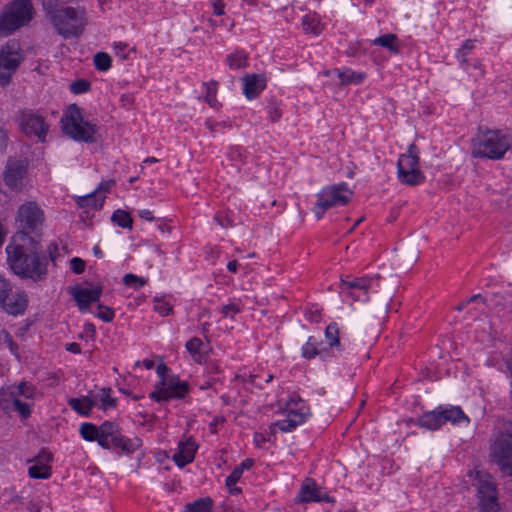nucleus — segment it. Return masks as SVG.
<instances>
[{
  "label": "nucleus",
  "mask_w": 512,
  "mask_h": 512,
  "mask_svg": "<svg viewBox=\"0 0 512 512\" xmlns=\"http://www.w3.org/2000/svg\"><path fill=\"white\" fill-rule=\"evenodd\" d=\"M7 261L12 271L23 279L42 281L47 275V256L38 241L18 242L6 248Z\"/></svg>",
  "instance_id": "obj_1"
},
{
  "label": "nucleus",
  "mask_w": 512,
  "mask_h": 512,
  "mask_svg": "<svg viewBox=\"0 0 512 512\" xmlns=\"http://www.w3.org/2000/svg\"><path fill=\"white\" fill-rule=\"evenodd\" d=\"M511 147V139L500 130L479 129L472 139V155L475 158L500 160Z\"/></svg>",
  "instance_id": "obj_2"
},
{
  "label": "nucleus",
  "mask_w": 512,
  "mask_h": 512,
  "mask_svg": "<svg viewBox=\"0 0 512 512\" xmlns=\"http://www.w3.org/2000/svg\"><path fill=\"white\" fill-rule=\"evenodd\" d=\"M15 222L17 233L16 242L34 243L41 234L44 223V213L34 201H28L22 204L17 211Z\"/></svg>",
  "instance_id": "obj_3"
},
{
  "label": "nucleus",
  "mask_w": 512,
  "mask_h": 512,
  "mask_svg": "<svg viewBox=\"0 0 512 512\" xmlns=\"http://www.w3.org/2000/svg\"><path fill=\"white\" fill-rule=\"evenodd\" d=\"M490 456L502 477H512V421H504L498 427L490 446Z\"/></svg>",
  "instance_id": "obj_4"
},
{
  "label": "nucleus",
  "mask_w": 512,
  "mask_h": 512,
  "mask_svg": "<svg viewBox=\"0 0 512 512\" xmlns=\"http://www.w3.org/2000/svg\"><path fill=\"white\" fill-rule=\"evenodd\" d=\"M50 23L56 32L65 39L78 38L88 23L85 7L66 6L56 15L50 16Z\"/></svg>",
  "instance_id": "obj_5"
},
{
  "label": "nucleus",
  "mask_w": 512,
  "mask_h": 512,
  "mask_svg": "<svg viewBox=\"0 0 512 512\" xmlns=\"http://www.w3.org/2000/svg\"><path fill=\"white\" fill-rule=\"evenodd\" d=\"M33 18L31 0H13L0 14V36H8Z\"/></svg>",
  "instance_id": "obj_6"
},
{
  "label": "nucleus",
  "mask_w": 512,
  "mask_h": 512,
  "mask_svg": "<svg viewBox=\"0 0 512 512\" xmlns=\"http://www.w3.org/2000/svg\"><path fill=\"white\" fill-rule=\"evenodd\" d=\"M64 132L77 141L86 143L95 142L94 135L98 128L95 124L85 121L82 117L81 110L76 104L68 107L67 114L61 119Z\"/></svg>",
  "instance_id": "obj_7"
},
{
  "label": "nucleus",
  "mask_w": 512,
  "mask_h": 512,
  "mask_svg": "<svg viewBox=\"0 0 512 512\" xmlns=\"http://www.w3.org/2000/svg\"><path fill=\"white\" fill-rule=\"evenodd\" d=\"M23 55L19 43L9 41L0 47V85L7 86L23 61Z\"/></svg>",
  "instance_id": "obj_8"
},
{
  "label": "nucleus",
  "mask_w": 512,
  "mask_h": 512,
  "mask_svg": "<svg viewBox=\"0 0 512 512\" xmlns=\"http://www.w3.org/2000/svg\"><path fill=\"white\" fill-rule=\"evenodd\" d=\"M372 287L381 288L382 291H376L377 295L371 303V310L374 313L386 314L389 310V304L394 296V289L390 286L382 284V277L379 274L373 276L361 277V287L359 290L368 294Z\"/></svg>",
  "instance_id": "obj_9"
},
{
  "label": "nucleus",
  "mask_w": 512,
  "mask_h": 512,
  "mask_svg": "<svg viewBox=\"0 0 512 512\" xmlns=\"http://www.w3.org/2000/svg\"><path fill=\"white\" fill-rule=\"evenodd\" d=\"M477 491L481 512H497V493L493 477L483 471H476Z\"/></svg>",
  "instance_id": "obj_10"
},
{
  "label": "nucleus",
  "mask_w": 512,
  "mask_h": 512,
  "mask_svg": "<svg viewBox=\"0 0 512 512\" xmlns=\"http://www.w3.org/2000/svg\"><path fill=\"white\" fill-rule=\"evenodd\" d=\"M18 122L25 135L36 136L41 142L45 141L49 125L43 116L31 110H24L20 112Z\"/></svg>",
  "instance_id": "obj_11"
},
{
  "label": "nucleus",
  "mask_w": 512,
  "mask_h": 512,
  "mask_svg": "<svg viewBox=\"0 0 512 512\" xmlns=\"http://www.w3.org/2000/svg\"><path fill=\"white\" fill-rule=\"evenodd\" d=\"M353 192L346 183H340L323 188L318 194L319 201L327 202L329 209L337 205H346Z\"/></svg>",
  "instance_id": "obj_12"
},
{
  "label": "nucleus",
  "mask_w": 512,
  "mask_h": 512,
  "mask_svg": "<svg viewBox=\"0 0 512 512\" xmlns=\"http://www.w3.org/2000/svg\"><path fill=\"white\" fill-rule=\"evenodd\" d=\"M27 173V168L19 161L10 160L4 171L5 184L14 191H20L23 187V179Z\"/></svg>",
  "instance_id": "obj_13"
},
{
  "label": "nucleus",
  "mask_w": 512,
  "mask_h": 512,
  "mask_svg": "<svg viewBox=\"0 0 512 512\" xmlns=\"http://www.w3.org/2000/svg\"><path fill=\"white\" fill-rule=\"evenodd\" d=\"M51 460V454L44 449L41 450L32 460L34 464L28 469L29 476L34 479L49 478L51 476V467L49 466Z\"/></svg>",
  "instance_id": "obj_14"
},
{
  "label": "nucleus",
  "mask_w": 512,
  "mask_h": 512,
  "mask_svg": "<svg viewBox=\"0 0 512 512\" xmlns=\"http://www.w3.org/2000/svg\"><path fill=\"white\" fill-rule=\"evenodd\" d=\"M297 401L290 400L286 404L287 418L281 421H277L278 428L283 432H289L294 430L298 425L305 422L308 414L299 412L295 409Z\"/></svg>",
  "instance_id": "obj_15"
},
{
  "label": "nucleus",
  "mask_w": 512,
  "mask_h": 512,
  "mask_svg": "<svg viewBox=\"0 0 512 512\" xmlns=\"http://www.w3.org/2000/svg\"><path fill=\"white\" fill-rule=\"evenodd\" d=\"M28 296L23 291L16 293H10L6 299H4L0 305L1 307L11 315L23 314L27 308Z\"/></svg>",
  "instance_id": "obj_16"
},
{
  "label": "nucleus",
  "mask_w": 512,
  "mask_h": 512,
  "mask_svg": "<svg viewBox=\"0 0 512 512\" xmlns=\"http://www.w3.org/2000/svg\"><path fill=\"white\" fill-rule=\"evenodd\" d=\"M243 93L248 99L256 98L266 87V78L259 74H247L242 78Z\"/></svg>",
  "instance_id": "obj_17"
},
{
  "label": "nucleus",
  "mask_w": 512,
  "mask_h": 512,
  "mask_svg": "<svg viewBox=\"0 0 512 512\" xmlns=\"http://www.w3.org/2000/svg\"><path fill=\"white\" fill-rule=\"evenodd\" d=\"M197 448L198 446L195 441L189 438L186 441L179 443V449L174 453L172 459L180 468H182L194 460Z\"/></svg>",
  "instance_id": "obj_18"
},
{
  "label": "nucleus",
  "mask_w": 512,
  "mask_h": 512,
  "mask_svg": "<svg viewBox=\"0 0 512 512\" xmlns=\"http://www.w3.org/2000/svg\"><path fill=\"white\" fill-rule=\"evenodd\" d=\"M102 293V287L98 286L93 289L79 288L73 291V297L77 302L80 310H85L92 302L99 300Z\"/></svg>",
  "instance_id": "obj_19"
},
{
  "label": "nucleus",
  "mask_w": 512,
  "mask_h": 512,
  "mask_svg": "<svg viewBox=\"0 0 512 512\" xmlns=\"http://www.w3.org/2000/svg\"><path fill=\"white\" fill-rule=\"evenodd\" d=\"M161 386H165L164 389L168 394V399L171 398H183L189 391L187 382H182L174 378L166 379L163 378L160 381Z\"/></svg>",
  "instance_id": "obj_20"
},
{
  "label": "nucleus",
  "mask_w": 512,
  "mask_h": 512,
  "mask_svg": "<svg viewBox=\"0 0 512 512\" xmlns=\"http://www.w3.org/2000/svg\"><path fill=\"white\" fill-rule=\"evenodd\" d=\"M402 163H397V174L400 182L409 186H416L425 181V176L420 169H403Z\"/></svg>",
  "instance_id": "obj_21"
},
{
  "label": "nucleus",
  "mask_w": 512,
  "mask_h": 512,
  "mask_svg": "<svg viewBox=\"0 0 512 512\" xmlns=\"http://www.w3.org/2000/svg\"><path fill=\"white\" fill-rule=\"evenodd\" d=\"M99 435V445L104 449H109L112 439L120 435L118 425L114 422L105 421L99 426Z\"/></svg>",
  "instance_id": "obj_22"
},
{
  "label": "nucleus",
  "mask_w": 512,
  "mask_h": 512,
  "mask_svg": "<svg viewBox=\"0 0 512 512\" xmlns=\"http://www.w3.org/2000/svg\"><path fill=\"white\" fill-rule=\"evenodd\" d=\"M319 494L320 491L317 488L315 482L312 479L307 478L301 487L298 497L299 502L306 503L311 501H319Z\"/></svg>",
  "instance_id": "obj_23"
},
{
  "label": "nucleus",
  "mask_w": 512,
  "mask_h": 512,
  "mask_svg": "<svg viewBox=\"0 0 512 512\" xmlns=\"http://www.w3.org/2000/svg\"><path fill=\"white\" fill-rule=\"evenodd\" d=\"M444 423L445 417H443L441 411L427 412L419 418L420 426L430 430H436Z\"/></svg>",
  "instance_id": "obj_24"
},
{
  "label": "nucleus",
  "mask_w": 512,
  "mask_h": 512,
  "mask_svg": "<svg viewBox=\"0 0 512 512\" xmlns=\"http://www.w3.org/2000/svg\"><path fill=\"white\" fill-rule=\"evenodd\" d=\"M142 444V441L138 437L134 438H126L121 434L117 438L112 439V444L114 448H120L125 453H133L136 451Z\"/></svg>",
  "instance_id": "obj_25"
},
{
  "label": "nucleus",
  "mask_w": 512,
  "mask_h": 512,
  "mask_svg": "<svg viewBox=\"0 0 512 512\" xmlns=\"http://www.w3.org/2000/svg\"><path fill=\"white\" fill-rule=\"evenodd\" d=\"M419 161V150L415 144H411L407 153L400 156L398 163H402L403 169H419Z\"/></svg>",
  "instance_id": "obj_26"
},
{
  "label": "nucleus",
  "mask_w": 512,
  "mask_h": 512,
  "mask_svg": "<svg viewBox=\"0 0 512 512\" xmlns=\"http://www.w3.org/2000/svg\"><path fill=\"white\" fill-rule=\"evenodd\" d=\"M302 26L306 33H312L315 36L319 35L323 30L320 17L315 13L304 16Z\"/></svg>",
  "instance_id": "obj_27"
},
{
  "label": "nucleus",
  "mask_w": 512,
  "mask_h": 512,
  "mask_svg": "<svg viewBox=\"0 0 512 512\" xmlns=\"http://www.w3.org/2000/svg\"><path fill=\"white\" fill-rule=\"evenodd\" d=\"M68 404L73 410L82 416H88L94 406V402L89 397L70 398L68 400Z\"/></svg>",
  "instance_id": "obj_28"
},
{
  "label": "nucleus",
  "mask_w": 512,
  "mask_h": 512,
  "mask_svg": "<svg viewBox=\"0 0 512 512\" xmlns=\"http://www.w3.org/2000/svg\"><path fill=\"white\" fill-rule=\"evenodd\" d=\"M75 1L76 0H41L48 20H50V16L56 15L62 8H65L64 5L72 4Z\"/></svg>",
  "instance_id": "obj_29"
},
{
  "label": "nucleus",
  "mask_w": 512,
  "mask_h": 512,
  "mask_svg": "<svg viewBox=\"0 0 512 512\" xmlns=\"http://www.w3.org/2000/svg\"><path fill=\"white\" fill-rule=\"evenodd\" d=\"M227 64L230 69L239 70L248 65V55L244 51H236L227 56Z\"/></svg>",
  "instance_id": "obj_30"
},
{
  "label": "nucleus",
  "mask_w": 512,
  "mask_h": 512,
  "mask_svg": "<svg viewBox=\"0 0 512 512\" xmlns=\"http://www.w3.org/2000/svg\"><path fill=\"white\" fill-rule=\"evenodd\" d=\"M397 40L396 34H385L374 39L372 43L387 48L392 53H398L399 46Z\"/></svg>",
  "instance_id": "obj_31"
},
{
  "label": "nucleus",
  "mask_w": 512,
  "mask_h": 512,
  "mask_svg": "<svg viewBox=\"0 0 512 512\" xmlns=\"http://www.w3.org/2000/svg\"><path fill=\"white\" fill-rule=\"evenodd\" d=\"M104 199L105 197L98 199L97 191H95L89 195L78 198L77 204L81 208L92 207L94 209H98L102 207Z\"/></svg>",
  "instance_id": "obj_32"
},
{
  "label": "nucleus",
  "mask_w": 512,
  "mask_h": 512,
  "mask_svg": "<svg viewBox=\"0 0 512 512\" xmlns=\"http://www.w3.org/2000/svg\"><path fill=\"white\" fill-rule=\"evenodd\" d=\"M212 504L209 497L200 498L193 503L186 504V512H211Z\"/></svg>",
  "instance_id": "obj_33"
},
{
  "label": "nucleus",
  "mask_w": 512,
  "mask_h": 512,
  "mask_svg": "<svg viewBox=\"0 0 512 512\" xmlns=\"http://www.w3.org/2000/svg\"><path fill=\"white\" fill-rule=\"evenodd\" d=\"M320 344L321 342L318 341L317 338L313 336L309 337L308 341L303 346L302 356L306 359H311L316 355H319L321 353V350L318 348Z\"/></svg>",
  "instance_id": "obj_34"
},
{
  "label": "nucleus",
  "mask_w": 512,
  "mask_h": 512,
  "mask_svg": "<svg viewBox=\"0 0 512 512\" xmlns=\"http://www.w3.org/2000/svg\"><path fill=\"white\" fill-rule=\"evenodd\" d=\"M111 220H112V222H114L115 224H117L118 226H120L122 228L131 229L132 225H133V220H132L131 215L128 212H126L124 210H120V209L116 210L112 214Z\"/></svg>",
  "instance_id": "obj_35"
},
{
  "label": "nucleus",
  "mask_w": 512,
  "mask_h": 512,
  "mask_svg": "<svg viewBox=\"0 0 512 512\" xmlns=\"http://www.w3.org/2000/svg\"><path fill=\"white\" fill-rule=\"evenodd\" d=\"M80 435L86 440V441H95L99 443V427L92 423H83L80 426Z\"/></svg>",
  "instance_id": "obj_36"
},
{
  "label": "nucleus",
  "mask_w": 512,
  "mask_h": 512,
  "mask_svg": "<svg viewBox=\"0 0 512 512\" xmlns=\"http://www.w3.org/2000/svg\"><path fill=\"white\" fill-rule=\"evenodd\" d=\"M15 392L0 391V408L5 412L12 411L14 401L16 399Z\"/></svg>",
  "instance_id": "obj_37"
},
{
  "label": "nucleus",
  "mask_w": 512,
  "mask_h": 512,
  "mask_svg": "<svg viewBox=\"0 0 512 512\" xmlns=\"http://www.w3.org/2000/svg\"><path fill=\"white\" fill-rule=\"evenodd\" d=\"M445 422L451 421L453 423L459 422L461 419L467 420L468 418L464 415L460 407H452L450 409L441 410Z\"/></svg>",
  "instance_id": "obj_38"
},
{
  "label": "nucleus",
  "mask_w": 512,
  "mask_h": 512,
  "mask_svg": "<svg viewBox=\"0 0 512 512\" xmlns=\"http://www.w3.org/2000/svg\"><path fill=\"white\" fill-rule=\"evenodd\" d=\"M338 77L340 78V82L342 85H347L350 83H360L364 79V75L362 73H356L353 71L341 72L338 71Z\"/></svg>",
  "instance_id": "obj_39"
},
{
  "label": "nucleus",
  "mask_w": 512,
  "mask_h": 512,
  "mask_svg": "<svg viewBox=\"0 0 512 512\" xmlns=\"http://www.w3.org/2000/svg\"><path fill=\"white\" fill-rule=\"evenodd\" d=\"M111 57L105 52H98L94 56V65L99 71H107L111 67Z\"/></svg>",
  "instance_id": "obj_40"
},
{
  "label": "nucleus",
  "mask_w": 512,
  "mask_h": 512,
  "mask_svg": "<svg viewBox=\"0 0 512 512\" xmlns=\"http://www.w3.org/2000/svg\"><path fill=\"white\" fill-rule=\"evenodd\" d=\"M340 287L348 290L347 296L351 297L354 301H358V298L351 291L352 289H359L361 287V277H357L352 281H347L344 278L340 279Z\"/></svg>",
  "instance_id": "obj_41"
},
{
  "label": "nucleus",
  "mask_w": 512,
  "mask_h": 512,
  "mask_svg": "<svg viewBox=\"0 0 512 512\" xmlns=\"http://www.w3.org/2000/svg\"><path fill=\"white\" fill-rule=\"evenodd\" d=\"M325 336L327 340L329 341V345L331 347L333 346H339V330L335 323L329 324L325 329Z\"/></svg>",
  "instance_id": "obj_42"
},
{
  "label": "nucleus",
  "mask_w": 512,
  "mask_h": 512,
  "mask_svg": "<svg viewBox=\"0 0 512 512\" xmlns=\"http://www.w3.org/2000/svg\"><path fill=\"white\" fill-rule=\"evenodd\" d=\"M123 283L126 286H132L134 289H138L147 284V280L145 278L139 277L132 273H128L123 277Z\"/></svg>",
  "instance_id": "obj_43"
},
{
  "label": "nucleus",
  "mask_w": 512,
  "mask_h": 512,
  "mask_svg": "<svg viewBox=\"0 0 512 512\" xmlns=\"http://www.w3.org/2000/svg\"><path fill=\"white\" fill-rule=\"evenodd\" d=\"M216 82L210 83L206 85V95H205V101L212 107V108H218L220 104L218 103L216 99Z\"/></svg>",
  "instance_id": "obj_44"
},
{
  "label": "nucleus",
  "mask_w": 512,
  "mask_h": 512,
  "mask_svg": "<svg viewBox=\"0 0 512 512\" xmlns=\"http://www.w3.org/2000/svg\"><path fill=\"white\" fill-rule=\"evenodd\" d=\"M91 84L87 80L79 79L70 85V90L75 94L84 93L90 90Z\"/></svg>",
  "instance_id": "obj_45"
},
{
  "label": "nucleus",
  "mask_w": 512,
  "mask_h": 512,
  "mask_svg": "<svg viewBox=\"0 0 512 512\" xmlns=\"http://www.w3.org/2000/svg\"><path fill=\"white\" fill-rule=\"evenodd\" d=\"M12 410L17 411L23 419L30 417L31 411L27 403L20 401L17 397L14 401Z\"/></svg>",
  "instance_id": "obj_46"
},
{
  "label": "nucleus",
  "mask_w": 512,
  "mask_h": 512,
  "mask_svg": "<svg viewBox=\"0 0 512 512\" xmlns=\"http://www.w3.org/2000/svg\"><path fill=\"white\" fill-rule=\"evenodd\" d=\"M154 302H155L154 309L159 314L166 316L172 312L173 307L171 304H169L159 298H155Z\"/></svg>",
  "instance_id": "obj_47"
},
{
  "label": "nucleus",
  "mask_w": 512,
  "mask_h": 512,
  "mask_svg": "<svg viewBox=\"0 0 512 512\" xmlns=\"http://www.w3.org/2000/svg\"><path fill=\"white\" fill-rule=\"evenodd\" d=\"M165 386H161L160 383L156 386V390L150 393V398L157 402L168 401V394L164 389Z\"/></svg>",
  "instance_id": "obj_48"
},
{
  "label": "nucleus",
  "mask_w": 512,
  "mask_h": 512,
  "mask_svg": "<svg viewBox=\"0 0 512 512\" xmlns=\"http://www.w3.org/2000/svg\"><path fill=\"white\" fill-rule=\"evenodd\" d=\"M103 397L101 399L102 401V408L106 410L107 408H114L116 406V399L112 398L110 396L111 389H102Z\"/></svg>",
  "instance_id": "obj_49"
},
{
  "label": "nucleus",
  "mask_w": 512,
  "mask_h": 512,
  "mask_svg": "<svg viewBox=\"0 0 512 512\" xmlns=\"http://www.w3.org/2000/svg\"><path fill=\"white\" fill-rule=\"evenodd\" d=\"M12 292L9 282L0 276V303Z\"/></svg>",
  "instance_id": "obj_50"
},
{
  "label": "nucleus",
  "mask_w": 512,
  "mask_h": 512,
  "mask_svg": "<svg viewBox=\"0 0 512 512\" xmlns=\"http://www.w3.org/2000/svg\"><path fill=\"white\" fill-rule=\"evenodd\" d=\"M70 267L76 274H81L85 270V261L81 258L74 257L70 260Z\"/></svg>",
  "instance_id": "obj_51"
},
{
  "label": "nucleus",
  "mask_w": 512,
  "mask_h": 512,
  "mask_svg": "<svg viewBox=\"0 0 512 512\" xmlns=\"http://www.w3.org/2000/svg\"><path fill=\"white\" fill-rule=\"evenodd\" d=\"M242 474H243V472L240 470V468L235 467L234 470L232 471V473L226 479V486L228 488H231L232 486H234L239 481Z\"/></svg>",
  "instance_id": "obj_52"
},
{
  "label": "nucleus",
  "mask_w": 512,
  "mask_h": 512,
  "mask_svg": "<svg viewBox=\"0 0 512 512\" xmlns=\"http://www.w3.org/2000/svg\"><path fill=\"white\" fill-rule=\"evenodd\" d=\"M99 309H103V311L99 312L97 316L105 322H110L114 318V311L110 307H104L103 305L98 306Z\"/></svg>",
  "instance_id": "obj_53"
},
{
  "label": "nucleus",
  "mask_w": 512,
  "mask_h": 512,
  "mask_svg": "<svg viewBox=\"0 0 512 512\" xmlns=\"http://www.w3.org/2000/svg\"><path fill=\"white\" fill-rule=\"evenodd\" d=\"M202 346V341L201 339L197 338V337H194L192 339H190L187 343H186V348L187 350L192 354V355H195L196 353H198L200 347Z\"/></svg>",
  "instance_id": "obj_54"
},
{
  "label": "nucleus",
  "mask_w": 512,
  "mask_h": 512,
  "mask_svg": "<svg viewBox=\"0 0 512 512\" xmlns=\"http://www.w3.org/2000/svg\"><path fill=\"white\" fill-rule=\"evenodd\" d=\"M329 209V205L327 202H323V201H319V199H317V202L313 208L314 212H315V215H316V218L318 220H320L324 213Z\"/></svg>",
  "instance_id": "obj_55"
},
{
  "label": "nucleus",
  "mask_w": 512,
  "mask_h": 512,
  "mask_svg": "<svg viewBox=\"0 0 512 512\" xmlns=\"http://www.w3.org/2000/svg\"><path fill=\"white\" fill-rule=\"evenodd\" d=\"M33 388L31 386H28L26 383L22 382L17 387V393L19 395H22L26 398H32L33 397Z\"/></svg>",
  "instance_id": "obj_56"
},
{
  "label": "nucleus",
  "mask_w": 512,
  "mask_h": 512,
  "mask_svg": "<svg viewBox=\"0 0 512 512\" xmlns=\"http://www.w3.org/2000/svg\"><path fill=\"white\" fill-rule=\"evenodd\" d=\"M211 4L215 15L221 16L224 14L225 3L222 0H211Z\"/></svg>",
  "instance_id": "obj_57"
},
{
  "label": "nucleus",
  "mask_w": 512,
  "mask_h": 512,
  "mask_svg": "<svg viewBox=\"0 0 512 512\" xmlns=\"http://www.w3.org/2000/svg\"><path fill=\"white\" fill-rule=\"evenodd\" d=\"M221 312L224 316H229L230 313H238L240 312V307L236 303H229L222 307Z\"/></svg>",
  "instance_id": "obj_58"
},
{
  "label": "nucleus",
  "mask_w": 512,
  "mask_h": 512,
  "mask_svg": "<svg viewBox=\"0 0 512 512\" xmlns=\"http://www.w3.org/2000/svg\"><path fill=\"white\" fill-rule=\"evenodd\" d=\"M2 332L4 335V342L7 343L13 353L16 352L18 345L13 341L11 335L7 331L3 330Z\"/></svg>",
  "instance_id": "obj_59"
},
{
  "label": "nucleus",
  "mask_w": 512,
  "mask_h": 512,
  "mask_svg": "<svg viewBox=\"0 0 512 512\" xmlns=\"http://www.w3.org/2000/svg\"><path fill=\"white\" fill-rule=\"evenodd\" d=\"M473 48L472 40H467L458 50L459 55L467 56V53Z\"/></svg>",
  "instance_id": "obj_60"
},
{
  "label": "nucleus",
  "mask_w": 512,
  "mask_h": 512,
  "mask_svg": "<svg viewBox=\"0 0 512 512\" xmlns=\"http://www.w3.org/2000/svg\"><path fill=\"white\" fill-rule=\"evenodd\" d=\"M83 332L88 335L90 338H94L95 336V333H96V329H95V326L94 324L92 323H87L84 325V330Z\"/></svg>",
  "instance_id": "obj_61"
},
{
  "label": "nucleus",
  "mask_w": 512,
  "mask_h": 512,
  "mask_svg": "<svg viewBox=\"0 0 512 512\" xmlns=\"http://www.w3.org/2000/svg\"><path fill=\"white\" fill-rule=\"evenodd\" d=\"M268 439L263 435V434H260V433H256L255 436H254V443L257 447H263V444L267 441Z\"/></svg>",
  "instance_id": "obj_62"
},
{
  "label": "nucleus",
  "mask_w": 512,
  "mask_h": 512,
  "mask_svg": "<svg viewBox=\"0 0 512 512\" xmlns=\"http://www.w3.org/2000/svg\"><path fill=\"white\" fill-rule=\"evenodd\" d=\"M114 184H115L114 180H109V181H106V182H102L99 185L97 192L98 191L99 192L109 191Z\"/></svg>",
  "instance_id": "obj_63"
},
{
  "label": "nucleus",
  "mask_w": 512,
  "mask_h": 512,
  "mask_svg": "<svg viewBox=\"0 0 512 512\" xmlns=\"http://www.w3.org/2000/svg\"><path fill=\"white\" fill-rule=\"evenodd\" d=\"M139 216L147 221H153L155 219L153 213L149 210H140Z\"/></svg>",
  "instance_id": "obj_64"
}]
</instances>
